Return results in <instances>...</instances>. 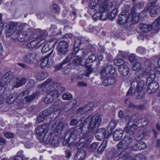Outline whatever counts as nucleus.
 <instances>
[{
	"label": "nucleus",
	"mask_w": 160,
	"mask_h": 160,
	"mask_svg": "<svg viewBox=\"0 0 160 160\" xmlns=\"http://www.w3.org/2000/svg\"><path fill=\"white\" fill-rule=\"evenodd\" d=\"M80 121L82 123L83 127L86 125L88 124V129L89 133H86L84 135V138H87V139L90 138L92 134L95 133L101 121V119L100 116L98 115L94 116L90 115L87 118L84 117H82L80 119Z\"/></svg>",
	"instance_id": "1"
},
{
	"label": "nucleus",
	"mask_w": 160,
	"mask_h": 160,
	"mask_svg": "<svg viewBox=\"0 0 160 160\" xmlns=\"http://www.w3.org/2000/svg\"><path fill=\"white\" fill-rule=\"evenodd\" d=\"M139 18L137 13H131L128 16L122 14L120 15L118 22L119 24L122 25L125 23H128L130 25L134 24L138 22Z\"/></svg>",
	"instance_id": "2"
},
{
	"label": "nucleus",
	"mask_w": 160,
	"mask_h": 160,
	"mask_svg": "<svg viewBox=\"0 0 160 160\" xmlns=\"http://www.w3.org/2000/svg\"><path fill=\"white\" fill-rule=\"evenodd\" d=\"M52 82V79L49 78L42 84V87L48 88V90L53 88L57 89H58V91L60 92V94L65 91V87L61 86V84L60 83L54 82L51 83Z\"/></svg>",
	"instance_id": "3"
},
{
	"label": "nucleus",
	"mask_w": 160,
	"mask_h": 160,
	"mask_svg": "<svg viewBox=\"0 0 160 160\" xmlns=\"http://www.w3.org/2000/svg\"><path fill=\"white\" fill-rule=\"evenodd\" d=\"M34 38V32L30 30L20 32L17 37V40L21 42H28Z\"/></svg>",
	"instance_id": "4"
},
{
	"label": "nucleus",
	"mask_w": 160,
	"mask_h": 160,
	"mask_svg": "<svg viewBox=\"0 0 160 160\" xmlns=\"http://www.w3.org/2000/svg\"><path fill=\"white\" fill-rule=\"evenodd\" d=\"M110 5L105 3L101 5L98 8V11L100 13V19L102 21L105 20L107 18H110Z\"/></svg>",
	"instance_id": "5"
},
{
	"label": "nucleus",
	"mask_w": 160,
	"mask_h": 160,
	"mask_svg": "<svg viewBox=\"0 0 160 160\" xmlns=\"http://www.w3.org/2000/svg\"><path fill=\"white\" fill-rule=\"evenodd\" d=\"M68 44L66 41L62 40L59 42L57 48V54L62 57V55L64 56L68 53Z\"/></svg>",
	"instance_id": "6"
},
{
	"label": "nucleus",
	"mask_w": 160,
	"mask_h": 160,
	"mask_svg": "<svg viewBox=\"0 0 160 160\" xmlns=\"http://www.w3.org/2000/svg\"><path fill=\"white\" fill-rule=\"evenodd\" d=\"M96 59V56L94 54H92L89 56L88 58L86 59V66L87 67V69L86 70L85 75L87 77L89 76V75L93 71V69L91 67V65L88 66V64L92 62Z\"/></svg>",
	"instance_id": "7"
},
{
	"label": "nucleus",
	"mask_w": 160,
	"mask_h": 160,
	"mask_svg": "<svg viewBox=\"0 0 160 160\" xmlns=\"http://www.w3.org/2000/svg\"><path fill=\"white\" fill-rule=\"evenodd\" d=\"M33 32L35 38L37 39L39 41L43 40V44L45 42V39L48 35V33L46 31L38 29Z\"/></svg>",
	"instance_id": "8"
},
{
	"label": "nucleus",
	"mask_w": 160,
	"mask_h": 160,
	"mask_svg": "<svg viewBox=\"0 0 160 160\" xmlns=\"http://www.w3.org/2000/svg\"><path fill=\"white\" fill-rule=\"evenodd\" d=\"M55 55V52H54L53 50H52L47 55L42 58L40 64L41 68H43L45 67H49L50 64V62L48 61L49 58L51 57L52 58H53Z\"/></svg>",
	"instance_id": "9"
},
{
	"label": "nucleus",
	"mask_w": 160,
	"mask_h": 160,
	"mask_svg": "<svg viewBox=\"0 0 160 160\" xmlns=\"http://www.w3.org/2000/svg\"><path fill=\"white\" fill-rule=\"evenodd\" d=\"M37 56L38 55L35 52H28L25 55L23 61L28 64H32L37 59Z\"/></svg>",
	"instance_id": "10"
},
{
	"label": "nucleus",
	"mask_w": 160,
	"mask_h": 160,
	"mask_svg": "<svg viewBox=\"0 0 160 160\" xmlns=\"http://www.w3.org/2000/svg\"><path fill=\"white\" fill-rule=\"evenodd\" d=\"M10 73L7 72L6 73L2 78L0 81V96L2 95V92H1L2 87H4L5 85L7 84L9 82V77Z\"/></svg>",
	"instance_id": "11"
},
{
	"label": "nucleus",
	"mask_w": 160,
	"mask_h": 160,
	"mask_svg": "<svg viewBox=\"0 0 160 160\" xmlns=\"http://www.w3.org/2000/svg\"><path fill=\"white\" fill-rule=\"evenodd\" d=\"M32 40V42L28 43L27 44V47L31 49H37L43 44V42L44 41L43 40L39 41L35 38Z\"/></svg>",
	"instance_id": "12"
},
{
	"label": "nucleus",
	"mask_w": 160,
	"mask_h": 160,
	"mask_svg": "<svg viewBox=\"0 0 160 160\" xmlns=\"http://www.w3.org/2000/svg\"><path fill=\"white\" fill-rule=\"evenodd\" d=\"M27 80L25 78H23L19 79L18 78L16 77L12 80V85L15 87H19L25 84Z\"/></svg>",
	"instance_id": "13"
},
{
	"label": "nucleus",
	"mask_w": 160,
	"mask_h": 160,
	"mask_svg": "<svg viewBox=\"0 0 160 160\" xmlns=\"http://www.w3.org/2000/svg\"><path fill=\"white\" fill-rule=\"evenodd\" d=\"M50 123H47L41 126L38 127L36 129L37 134L41 136L43 133L47 132L48 130V127Z\"/></svg>",
	"instance_id": "14"
},
{
	"label": "nucleus",
	"mask_w": 160,
	"mask_h": 160,
	"mask_svg": "<svg viewBox=\"0 0 160 160\" xmlns=\"http://www.w3.org/2000/svg\"><path fill=\"white\" fill-rule=\"evenodd\" d=\"M63 123L59 120H57L52 125L51 129L56 132H58L62 130Z\"/></svg>",
	"instance_id": "15"
},
{
	"label": "nucleus",
	"mask_w": 160,
	"mask_h": 160,
	"mask_svg": "<svg viewBox=\"0 0 160 160\" xmlns=\"http://www.w3.org/2000/svg\"><path fill=\"white\" fill-rule=\"evenodd\" d=\"M151 78H148L146 82V84L148 85L149 89L151 90L152 93L156 91L159 87L158 83L156 82H150Z\"/></svg>",
	"instance_id": "16"
},
{
	"label": "nucleus",
	"mask_w": 160,
	"mask_h": 160,
	"mask_svg": "<svg viewBox=\"0 0 160 160\" xmlns=\"http://www.w3.org/2000/svg\"><path fill=\"white\" fill-rule=\"evenodd\" d=\"M149 73V70H145L143 68H141L136 72L135 75L136 78H142L148 75Z\"/></svg>",
	"instance_id": "17"
},
{
	"label": "nucleus",
	"mask_w": 160,
	"mask_h": 160,
	"mask_svg": "<svg viewBox=\"0 0 160 160\" xmlns=\"http://www.w3.org/2000/svg\"><path fill=\"white\" fill-rule=\"evenodd\" d=\"M74 50L76 52V55L77 57L80 58L89 52V50L88 49H80L79 48H74Z\"/></svg>",
	"instance_id": "18"
},
{
	"label": "nucleus",
	"mask_w": 160,
	"mask_h": 160,
	"mask_svg": "<svg viewBox=\"0 0 160 160\" xmlns=\"http://www.w3.org/2000/svg\"><path fill=\"white\" fill-rule=\"evenodd\" d=\"M160 10L159 6L155 5H151L149 8V13L152 17H154L157 16L158 12Z\"/></svg>",
	"instance_id": "19"
},
{
	"label": "nucleus",
	"mask_w": 160,
	"mask_h": 160,
	"mask_svg": "<svg viewBox=\"0 0 160 160\" xmlns=\"http://www.w3.org/2000/svg\"><path fill=\"white\" fill-rule=\"evenodd\" d=\"M17 93H13L7 97L6 99V102L8 104L12 103L14 101L18 102H19V97L20 96H17Z\"/></svg>",
	"instance_id": "20"
},
{
	"label": "nucleus",
	"mask_w": 160,
	"mask_h": 160,
	"mask_svg": "<svg viewBox=\"0 0 160 160\" xmlns=\"http://www.w3.org/2000/svg\"><path fill=\"white\" fill-rule=\"evenodd\" d=\"M118 69L120 74L124 76L127 75L128 74L130 70L126 64L121 65L118 67Z\"/></svg>",
	"instance_id": "21"
},
{
	"label": "nucleus",
	"mask_w": 160,
	"mask_h": 160,
	"mask_svg": "<svg viewBox=\"0 0 160 160\" xmlns=\"http://www.w3.org/2000/svg\"><path fill=\"white\" fill-rule=\"evenodd\" d=\"M80 125L81 126L79 128L78 130L77 128H72L69 130V132H70L71 136H73V135L77 136L79 135L81 132H82L83 128L82 125V123H81Z\"/></svg>",
	"instance_id": "22"
},
{
	"label": "nucleus",
	"mask_w": 160,
	"mask_h": 160,
	"mask_svg": "<svg viewBox=\"0 0 160 160\" xmlns=\"http://www.w3.org/2000/svg\"><path fill=\"white\" fill-rule=\"evenodd\" d=\"M138 127L134 124L129 126H125L124 128V131L127 133L132 135L138 131Z\"/></svg>",
	"instance_id": "23"
},
{
	"label": "nucleus",
	"mask_w": 160,
	"mask_h": 160,
	"mask_svg": "<svg viewBox=\"0 0 160 160\" xmlns=\"http://www.w3.org/2000/svg\"><path fill=\"white\" fill-rule=\"evenodd\" d=\"M86 152L83 150L78 151L75 156L73 160H83L85 157Z\"/></svg>",
	"instance_id": "24"
},
{
	"label": "nucleus",
	"mask_w": 160,
	"mask_h": 160,
	"mask_svg": "<svg viewBox=\"0 0 160 160\" xmlns=\"http://www.w3.org/2000/svg\"><path fill=\"white\" fill-rule=\"evenodd\" d=\"M40 113L47 118V119H48L49 122H51V120L50 119L51 117H50L48 118V117L50 115H53L54 114V113L52 112V111L50 108H48L43 110Z\"/></svg>",
	"instance_id": "25"
},
{
	"label": "nucleus",
	"mask_w": 160,
	"mask_h": 160,
	"mask_svg": "<svg viewBox=\"0 0 160 160\" xmlns=\"http://www.w3.org/2000/svg\"><path fill=\"white\" fill-rule=\"evenodd\" d=\"M123 131L119 130L115 131L113 135V137L115 141H118L121 139L123 136Z\"/></svg>",
	"instance_id": "26"
},
{
	"label": "nucleus",
	"mask_w": 160,
	"mask_h": 160,
	"mask_svg": "<svg viewBox=\"0 0 160 160\" xmlns=\"http://www.w3.org/2000/svg\"><path fill=\"white\" fill-rule=\"evenodd\" d=\"M139 28L140 30L143 32H148L152 30L151 25L142 23L140 24L139 25Z\"/></svg>",
	"instance_id": "27"
},
{
	"label": "nucleus",
	"mask_w": 160,
	"mask_h": 160,
	"mask_svg": "<svg viewBox=\"0 0 160 160\" xmlns=\"http://www.w3.org/2000/svg\"><path fill=\"white\" fill-rule=\"evenodd\" d=\"M132 142V140L131 138L125 137L123 140L121 142L119 145L123 146V147H124L125 146H128L131 144Z\"/></svg>",
	"instance_id": "28"
},
{
	"label": "nucleus",
	"mask_w": 160,
	"mask_h": 160,
	"mask_svg": "<svg viewBox=\"0 0 160 160\" xmlns=\"http://www.w3.org/2000/svg\"><path fill=\"white\" fill-rule=\"evenodd\" d=\"M151 132L150 131L148 130H146V129H145L143 130V133L142 135L141 134H140L139 133H138L137 135V136L135 138L138 141L139 140L142 139L144 136H149L151 134Z\"/></svg>",
	"instance_id": "29"
},
{
	"label": "nucleus",
	"mask_w": 160,
	"mask_h": 160,
	"mask_svg": "<svg viewBox=\"0 0 160 160\" xmlns=\"http://www.w3.org/2000/svg\"><path fill=\"white\" fill-rule=\"evenodd\" d=\"M29 91L28 90H25L22 93L20 94L18 96H20V97H19V102L20 103V104H21L22 103V101L24 99H26V98L28 97V96L29 95Z\"/></svg>",
	"instance_id": "30"
},
{
	"label": "nucleus",
	"mask_w": 160,
	"mask_h": 160,
	"mask_svg": "<svg viewBox=\"0 0 160 160\" xmlns=\"http://www.w3.org/2000/svg\"><path fill=\"white\" fill-rule=\"evenodd\" d=\"M55 89L52 90H50L48 94L55 99L58 98V97L60 96V92L58 91L57 89Z\"/></svg>",
	"instance_id": "31"
},
{
	"label": "nucleus",
	"mask_w": 160,
	"mask_h": 160,
	"mask_svg": "<svg viewBox=\"0 0 160 160\" xmlns=\"http://www.w3.org/2000/svg\"><path fill=\"white\" fill-rule=\"evenodd\" d=\"M59 138L57 136H55L53 137L51 142V144L52 147H57L59 146Z\"/></svg>",
	"instance_id": "32"
},
{
	"label": "nucleus",
	"mask_w": 160,
	"mask_h": 160,
	"mask_svg": "<svg viewBox=\"0 0 160 160\" xmlns=\"http://www.w3.org/2000/svg\"><path fill=\"white\" fill-rule=\"evenodd\" d=\"M137 83L136 91L138 93L140 92L143 89L144 86V82L143 81H141L138 83Z\"/></svg>",
	"instance_id": "33"
},
{
	"label": "nucleus",
	"mask_w": 160,
	"mask_h": 160,
	"mask_svg": "<svg viewBox=\"0 0 160 160\" xmlns=\"http://www.w3.org/2000/svg\"><path fill=\"white\" fill-rule=\"evenodd\" d=\"M51 135L50 133H45L44 135L42 140L43 142L45 144H48L51 140Z\"/></svg>",
	"instance_id": "34"
},
{
	"label": "nucleus",
	"mask_w": 160,
	"mask_h": 160,
	"mask_svg": "<svg viewBox=\"0 0 160 160\" xmlns=\"http://www.w3.org/2000/svg\"><path fill=\"white\" fill-rule=\"evenodd\" d=\"M54 99H55L48 93L46 95L44 99V102L45 103L48 104L53 102Z\"/></svg>",
	"instance_id": "35"
},
{
	"label": "nucleus",
	"mask_w": 160,
	"mask_h": 160,
	"mask_svg": "<svg viewBox=\"0 0 160 160\" xmlns=\"http://www.w3.org/2000/svg\"><path fill=\"white\" fill-rule=\"evenodd\" d=\"M144 3L142 2H141L138 4H137L134 5L133 7L132 8L131 11L132 13V14L134 13H137L138 16V17H139L138 14L137 13H136L135 11V8H137L138 9H140L142 8L144 6Z\"/></svg>",
	"instance_id": "36"
},
{
	"label": "nucleus",
	"mask_w": 160,
	"mask_h": 160,
	"mask_svg": "<svg viewBox=\"0 0 160 160\" xmlns=\"http://www.w3.org/2000/svg\"><path fill=\"white\" fill-rule=\"evenodd\" d=\"M111 72H112L113 75H111V84H114L116 82V78L117 77V74L114 69H112Z\"/></svg>",
	"instance_id": "37"
},
{
	"label": "nucleus",
	"mask_w": 160,
	"mask_h": 160,
	"mask_svg": "<svg viewBox=\"0 0 160 160\" xmlns=\"http://www.w3.org/2000/svg\"><path fill=\"white\" fill-rule=\"evenodd\" d=\"M138 147H134V149L135 150H141L145 148L146 147V144L143 142H138Z\"/></svg>",
	"instance_id": "38"
},
{
	"label": "nucleus",
	"mask_w": 160,
	"mask_h": 160,
	"mask_svg": "<svg viewBox=\"0 0 160 160\" xmlns=\"http://www.w3.org/2000/svg\"><path fill=\"white\" fill-rule=\"evenodd\" d=\"M99 0H94V3L91 2L90 4V8L91 9H94L95 10L97 9V8L98 7L99 8L100 6H99L97 4V3L98 2ZM92 2H94V1L92 0Z\"/></svg>",
	"instance_id": "39"
},
{
	"label": "nucleus",
	"mask_w": 160,
	"mask_h": 160,
	"mask_svg": "<svg viewBox=\"0 0 160 160\" xmlns=\"http://www.w3.org/2000/svg\"><path fill=\"white\" fill-rule=\"evenodd\" d=\"M58 40L57 39H54L50 40L49 42H47L51 48L53 47L58 42Z\"/></svg>",
	"instance_id": "40"
},
{
	"label": "nucleus",
	"mask_w": 160,
	"mask_h": 160,
	"mask_svg": "<svg viewBox=\"0 0 160 160\" xmlns=\"http://www.w3.org/2000/svg\"><path fill=\"white\" fill-rule=\"evenodd\" d=\"M115 64L117 66H120L121 65L126 64V63L121 59H116L113 61Z\"/></svg>",
	"instance_id": "41"
},
{
	"label": "nucleus",
	"mask_w": 160,
	"mask_h": 160,
	"mask_svg": "<svg viewBox=\"0 0 160 160\" xmlns=\"http://www.w3.org/2000/svg\"><path fill=\"white\" fill-rule=\"evenodd\" d=\"M37 93L36 92L32 94L29 97L26 98L25 101L26 102L29 103L32 101L37 96Z\"/></svg>",
	"instance_id": "42"
},
{
	"label": "nucleus",
	"mask_w": 160,
	"mask_h": 160,
	"mask_svg": "<svg viewBox=\"0 0 160 160\" xmlns=\"http://www.w3.org/2000/svg\"><path fill=\"white\" fill-rule=\"evenodd\" d=\"M5 28L7 29L6 31V36L7 37H9L11 36L14 32L15 31L14 29H11L10 28H7V26Z\"/></svg>",
	"instance_id": "43"
},
{
	"label": "nucleus",
	"mask_w": 160,
	"mask_h": 160,
	"mask_svg": "<svg viewBox=\"0 0 160 160\" xmlns=\"http://www.w3.org/2000/svg\"><path fill=\"white\" fill-rule=\"evenodd\" d=\"M50 49H51V48L46 42L42 46L41 52L43 53H45L48 51Z\"/></svg>",
	"instance_id": "44"
},
{
	"label": "nucleus",
	"mask_w": 160,
	"mask_h": 160,
	"mask_svg": "<svg viewBox=\"0 0 160 160\" xmlns=\"http://www.w3.org/2000/svg\"><path fill=\"white\" fill-rule=\"evenodd\" d=\"M94 103L92 102H89L88 104H87L84 107L86 112L91 109L94 107Z\"/></svg>",
	"instance_id": "45"
},
{
	"label": "nucleus",
	"mask_w": 160,
	"mask_h": 160,
	"mask_svg": "<svg viewBox=\"0 0 160 160\" xmlns=\"http://www.w3.org/2000/svg\"><path fill=\"white\" fill-rule=\"evenodd\" d=\"M62 98L65 100H70L72 98V96L70 93H65L62 95Z\"/></svg>",
	"instance_id": "46"
},
{
	"label": "nucleus",
	"mask_w": 160,
	"mask_h": 160,
	"mask_svg": "<svg viewBox=\"0 0 160 160\" xmlns=\"http://www.w3.org/2000/svg\"><path fill=\"white\" fill-rule=\"evenodd\" d=\"M73 64L75 66H77L81 64V59L78 57H75L73 60Z\"/></svg>",
	"instance_id": "47"
},
{
	"label": "nucleus",
	"mask_w": 160,
	"mask_h": 160,
	"mask_svg": "<svg viewBox=\"0 0 160 160\" xmlns=\"http://www.w3.org/2000/svg\"><path fill=\"white\" fill-rule=\"evenodd\" d=\"M18 25V23L16 22H12L10 24L7 25V28H10L11 29H14L15 31L17 29V27Z\"/></svg>",
	"instance_id": "48"
},
{
	"label": "nucleus",
	"mask_w": 160,
	"mask_h": 160,
	"mask_svg": "<svg viewBox=\"0 0 160 160\" xmlns=\"http://www.w3.org/2000/svg\"><path fill=\"white\" fill-rule=\"evenodd\" d=\"M108 68V67H105L102 68V69L101 70V71L100 72L101 78H103L107 74V73L106 72V71L107 69Z\"/></svg>",
	"instance_id": "49"
},
{
	"label": "nucleus",
	"mask_w": 160,
	"mask_h": 160,
	"mask_svg": "<svg viewBox=\"0 0 160 160\" xmlns=\"http://www.w3.org/2000/svg\"><path fill=\"white\" fill-rule=\"evenodd\" d=\"M39 75L40 76V78L37 77V79L39 80H41L44 79L48 76V73L46 72H42Z\"/></svg>",
	"instance_id": "50"
},
{
	"label": "nucleus",
	"mask_w": 160,
	"mask_h": 160,
	"mask_svg": "<svg viewBox=\"0 0 160 160\" xmlns=\"http://www.w3.org/2000/svg\"><path fill=\"white\" fill-rule=\"evenodd\" d=\"M142 68L141 67V63L138 62L135 63L132 67V70L133 71L137 70L138 69Z\"/></svg>",
	"instance_id": "51"
},
{
	"label": "nucleus",
	"mask_w": 160,
	"mask_h": 160,
	"mask_svg": "<svg viewBox=\"0 0 160 160\" xmlns=\"http://www.w3.org/2000/svg\"><path fill=\"white\" fill-rule=\"evenodd\" d=\"M143 106L142 105H140L138 106H135L132 103L130 102L129 104V108L131 109L134 108L138 109H142L143 108Z\"/></svg>",
	"instance_id": "52"
},
{
	"label": "nucleus",
	"mask_w": 160,
	"mask_h": 160,
	"mask_svg": "<svg viewBox=\"0 0 160 160\" xmlns=\"http://www.w3.org/2000/svg\"><path fill=\"white\" fill-rule=\"evenodd\" d=\"M137 52L139 54H143L146 52L144 48L138 47L136 50Z\"/></svg>",
	"instance_id": "53"
},
{
	"label": "nucleus",
	"mask_w": 160,
	"mask_h": 160,
	"mask_svg": "<svg viewBox=\"0 0 160 160\" xmlns=\"http://www.w3.org/2000/svg\"><path fill=\"white\" fill-rule=\"evenodd\" d=\"M53 10L56 12H58L60 10L59 7L56 3H53L52 5Z\"/></svg>",
	"instance_id": "54"
},
{
	"label": "nucleus",
	"mask_w": 160,
	"mask_h": 160,
	"mask_svg": "<svg viewBox=\"0 0 160 160\" xmlns=\"http://www.w3.org/2000/svg\"><path fill=\"white\" fill-rule=\"evenodd\" d=\"M45 119H47L45 117H44L42 114L40 113L39 115L38 118V123H41L42 121L45 120Z\"/></svg>",
	"instance_id": "55"
},
{
	"label": "nucleus",
	"mask_w": 160,
	"mask_h": 160,
	"mask_svg": "<svg viewBox=\"0 0 160 160\" xmlns=\"http://www.w3.org/2000/svg\"><path fill=\"white\" fill-rule=\"evenodd\" d=\"M98 144L96 142L92 144L90 146V149L91 151H93L95 150L98 146Z\"/></svg>",
	"instance_id": "56"
},
{
	"label": "nucleus",
	"mask_w": 160,
	"mask_h": 160,
	"mask_svg": "<svg viewBox=\"0 0 160 160\" xmlns=\"http://www.w3.org/2000/svg\"><path fill=\"white\" fill-rule=\"evenodd\" d=\"M117 10L116 9H114L111 12V17L112 19L115 18L117 14Z\"/></svg>",
	"instance_id": "57"
},
{
	"label": "nucleus",
	"mask_w": 160,
	"mask_h": 160,
	"mask_svg": "<svg viewBox=\"0 0 160 160\" xmlns=\"http://www.w3.org/2000/svg\"><path fill=\"white\" fill-rule=\"evenodd\" d=\"M77 113H79L80 114H82L87 112L84 107H82L80 108L77 110Z\"/></svg>",
	"instance_id": "58"
},
{
	"label": "nucleus",
	"mask_w": 160,
	"mask_h": 160,
	"mask_svg": "<svg viewBox=\"0 0 160 160\" xmlns=\"http://www.w3.org/2000/svg\"><path fill=\"white\" fill-rule=\"evenodd\" d=\"M136 57L135 55L133 54H131L129 58V60L130 62H133L135 61Z\"/></svg>",
	"instance_id": "59"
},
{
	"label": "nucleus",
	"mask_w": 160,
	"mask_h": 160,
	"mask_svg": "<svg viewBox=\"0 0 160 160\" xmlns=\"http://www.w3.org/2000/svg\"><path fill=\"white\" fill-rule=\"evenodd\" d=\"M109 76L107 78H105L102 82V84L104 86H108L110 85L109 80Z\"/></svg>",
	"instance_id": "60"
},
{
	"label": "nucleus",
	"mask_w": 160,
	"mask_h": 160,
	"mask_svg": "<svg viewBox=\"0 0 160 160\" xmlns=\"http://www.w3.org/2000/svg\"><path fill=\"white\" fill-rule=\"evenodd\" d=\"M104 144H101L98 148L97 151L98 153H101L105 148L104 146L103 145Z\"/></svg>",
	"instance_id": "61"
},
{
	"label": "nucleus",
	"mask_w": 160,
	"mask_h": 160,
	"mask_svg": "<svg viewBox=\"0 0 160 160\" xmlns=\"http://www.w3.org/2000/svg\"><path fill=\"white\" fill-rule=\"evenodd\" d=\"M102 135L103 136V138H109L110 135V133L108 130H105L103 135Z\"/></svg>",
	"instance_id": "62"
},
{
	"label": "nucleus",
	"mask_w": 160,
	"mask_h": 160,
	"mask_svg": "<svg viewBox=\"0 0 160 160\" xmlns=\"http://www.w3.org/2000/svg\"><path fill=\"white\" fill-rule=\"evenodd\" d=\"M5 137L8 138H12L14 136V134L12 132H6L4 134Z\"/></svg>",
	"instance_id": "63"
},
{
	"label": "nucleus",
	"mask_w": 160,
	"mask_h": 160,
	"mask_svg": "<svg viewBox=\"0 0 160 160\" xmlns=\"http://www.w3.org/2000/svg\"><path fill=\"white\" fill-rule=\"evenodd\" d=\"M10 160H23L22 157L18 156L15 157H11L9 158Z\"/></svg>",
	"instance_id": "64"
}]
</instances>
